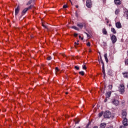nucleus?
I'll return each mask as SVG.
<instances>
[{
	"mask_svg": "<svg viewBox=\"0 0 128 128\" xmlns=\"http://www.w3.org/2000/svg\"><path fill=\"white\" fill-rule=\"evenodd\" d=\"M118 90L122 94H124V84H120L118 86Z\"/></svg>",
	"mask_w": 128,
	"mask_h": 128,
	"instance_id": "1",
	"label": "nucleus"
},
{
	"mask_svg": "<svg viewBox=\"0 0 128 128\" xmlns=\"http://www.w3.org/2000/svg\"><path fill=\"white\" fill-rule=\"evenodd\" d=\"M104 116L106 118H110L112 116V114L110 111H106L104 112Z\"/></svg>",
	"mask_w": 128,
	"mask_h": 128,
	"instance_id": "2",
	"label": "nucleus"
},
{
	"mask_svg": "<svg viewBox=\"0 0 128 128\" xmlns=\"http://www.w3.org/2000/svg\"><path fill=\"white\" fill-rule=\"evenodd\" d=\"M110 40L112 44H116V40H118V39L116 38V36L114 34L110 35Z\"/></svg>",
	"mask_w": 128,
	"mask_h": 128,
	"instance_id": "3",
	"label": "nucleus"
},
{
	"mask_svg": "<svg viewBox=\"0 0 128 128\" xmlns=\"http://www.w3.org/2000/svg\"><path fill=\"white\" fill-rule=\"evenodd\" d=\"M86 6L87 8H92V1L90 0H87L86 2Z\"/></svg>",
	"mask_w": 128,
	"mask_h": 128,
	"instance_id": "4",
	"label": "nucleus"
},
{
	"mask_svg": "<svg viewBox=\"0 0 128 128\" xmlns=\"http://www.w3.org/2000/svg\"><path fill=\"white\" fill-rule=\"evenodd\" d=\"M124 120L122 121V124H124V126H128V120L126 118H123Z\"/></svg>",
	"mask_w": 128,
	"mask_h": 128,
	"instance_id": "5",
	"label": "nucleus"
},
{
	"mask_svg": "<svg viewBox=\"0 0 128 128\" xmlns=\"http://www.w3.org/2000/svg\"><path fill=\"white\" fill-rule=\"evenodd\" d=\"M122 118H126V111L124 110H122Z\"/></svg>",
	"mask_w": 128,
	"mask_h": 128,
	"instance_id": "6",
	"label": "nucleus"
},
{
	"mask_svg": "<svg viewBox=\"0 0 128 128\" xmlns=\"http://www.w3.org/2000/svg\"><path fill=\"white\" fill-rule=\"evenodd\" d=\"M20 6H18L17 8L15 10V14L16 16H18V12H20Z\"/></svg>",
	"mask_w": 128,
	"mask_h": 128,
	"instance_id": "7",
	"label": "nucleus"
},
{
	"mask_svg": "<svg viewBox=\"0 0 128 128\" xmlns=\"http://www.w3.org/2000/svg\"><path fill=\"white\" fill-rule=\"evenodd\" d=\"M116 26L117 28H122V24H120V22H116Z\"/></svg>",
	"mask_w": 128,
	"mask_h": 128,
	"instance_id": "8",
	"label": "nucleus"
},
{
	"mask_svg": "<svg viewBox=\"0 0 128 128\" xmlns=\"http://www.w3.org/2000/svg\"><path fill=\"white\" fill-rule=\"evenodd\" d=\"M112 104H114L115 106H118L119 102H118V100H114L112 102Z\"/></svg>",
	"mask_w": 128,
	"mask_h": 128,
	"instance_id": "9",
	"label": "nucleus"
},
{
	"mask_svg": "<svg viewBox=\"0 0 128 128\" xmlns=\"http://www.w3.org/2000/svg\"><path fill=\"white\" fill-rule=\"evenodd\" d=\"M100 128H106V123H101L100 125Z\"/></svg>",
	"mask_w": 128,
	"mask_h": 128,
	"instance_id": "10",
	"label": "nucleus"
},
{
	"mask_svg": "<svg viewBox=\"0 0 128 128\" xmlns=\"http://www.w3.org/2000/svg\"><path fill=\"white\" fill-rule=\"evenodd\" d=\"M114 2L116 6H120V4H121L120 0H114Z\"/></svg>",
	"mask_w": 128,
	"mask_h": 128,
	"instance_id": "11",
	"label": "nucleus"
},
{
	"mask_svg": "<svg viewBox=\"0 0 128 128\" xmlns=\"http://www.w3.org/2000/svg\"><path fill=\"white\" fill-rule=\"evenodd\" d=\"M112 94V92H106V98H108Z\"/></svg>",
	"mask_w": 128,
	"mask_h": 128,
	"instance_id": "12",
	"label": "nucleus"
},
{
	"mask_svg": "<svg viewBox=\"0 0 128 128\" xmlns=\"http://www.w3.org/2000/svg\"><path fill=\"white\" fill-rule=\"evenodd\" d=\"M102 34H108V31H106V28H104L102 30Z\"/></svg>",
	"mask_w": 128,
	"mask_h": 128,
	"instance_id": "13",
	"label": "nucleus"
},
{
	"mask_svg": "<svg viewBox=\"0 0 128 128\" xmlns=\"http://www.w3.org/2000/svg\"><path fill=\"white\" fill-rule=\"evenodd\" d=\"M122 74H123L124 78H128V72H122Z\"/></svg>",
	"mask_w": 128,
	"mask_h": 128,
	"instance_id": "14",
	"label": "nucleus"
},
{
	"mask_svg": "<svg viewBox=\"0 0 128 128\" xmlns=\"http://www.w3.org/2000/svg\"><path fill=\"white\" fill-rule=\"evenodd\" d=\"M77 26H78V28H84V24H82V23L77 24Z\"/></svg>",
	"mask_w": 128,
	"mask_h": 128,
	"instance_id": "15",
	"label": "nucleus"
},
{
	"mask_svg": "<svg viewBox=\"0 0 128 128\" xmlns=\"http://www.w3.org/2000/svg\"><path fill=\"white\" fill-rule=\"evenodd\" d=\"M124 16L128 20V11H126L124 13Z\"/></svg>",
	"mask_w": 128,
	"mask_h": 128,
	"instance_id": "16",
	"label": "nucleus"
},
{
	"mask_svg": "<svg viewBox=\"0 0 128 128\" xmlns=\"http://www.w3.org/2000/svg\"><path fill=\"white\" fill-rule=\"evenodd\" d=\"M104 57L105 60H106V62H108V54H104Z\"/></svg>",
	"mask_w": 128,
	"mask_h": 128,
	"instance_id": "17",
	"label": "nucleus"
},
{
	"mask_svg": "<svg viewBox=\"0 0 128 128\" xmlns=\"http://www.w3.org/2000/svg\"><path fill=\"white\" fill-rule=\"evenodd\" d=\"M111 32L114 34H116V29H114V28H112Z\"/></svg>",
	"mask_w": 128,
	"mask_h": 128,
	"instance_id": "18",
	"label": "nucleus"
},
{
	"mask_svg": "<svg viewBox=\"0 0 128 128\" xmlns=\"http://www.w3.org/2000/svg\"><path fill=\"white\" fill-rule=\"evenodd\" d=\"M120 10L118 8L116 9L115 11V14H118Z\"/></svg>",
	"mask_w": 128,
	"mask_h": 128,
	"instance_id": "19",
	"label": "nucleus"
},
{
	"mask_svg": "<svg viewBox=\"0 0 128 128\" xmlns=\"http://www.w3.org/2000/svg\"><path fill=\"white\" fill-rule=\"evenodd\" d=\"M28 10V8H25L24 9V10H22V14H26V12Z\"/></svg>",
	"mask_w": 128,
	"mask_h": 128,
	"instance_id": "20",
	"label": "nucleus"
},
{
	"mask_svg": "<svg viewBox=\"0 0 128 128\" xmlns=\"http://www.w3.org/2000/svg\"><path fill=\"white\" fill-rule=\"evenodd\" d=\"M102 72L104 74V76L106 74V71L104 70V65L102 66Z\"/></svg>",
	"mask_w": 128,
	"mask_h": 128,
	"instance_id": "21",
	"label": "nucleus"
},
{
	"mask_svg": "<svg viewBox=\"0 0 128 128\" xmlns=\"http://www.w3.org/2000/svg\"><path fill=\"white\" fill-rule=\"evenodd\" d=\"M72 28H74V30H80V29H78V27H76V26H72Z\"/></svg>",
	"mask_w": 128,
	"mask_h": 128,
	"instance_id": "22",
	"label": "nucleus"
},
{
	"mask_svg": "<svg viewBox=\"0 0 128 128\" xmlns=\"http://www.w3.org/2000/svg\"><path fill=\"white\" fill-rule=\"evenodd\" d=\"M79 74H81V76H84V71L80 72Z\"/></svg>",
	"mask_w": 128,
	"mask_h": 128,
	"instance_id": "23",
	"label": "nucleus"
},
{
	"mask_svg": "<svg viewBox=\"0 0 128 128\" xmlns=\"http://www.w3.org/2000/svg\"><path fill=\"white\" fill-rule=\"evenodd\" d=\"M32 2V0H30L28 3H27V6H30Z\"/></svg>",
	"mask_w": 128,
	"mask_h": 128,
	"instance_id": "24",
	"label": "nucleus"
},
{
	"mask_svg": "<svg viewBox=\"0 0 128 128\" xmlns=\"http://www.w3.org/2000/svg\"><path fill=\"white\" fill-rule=\"evenodd\" d=\"M100 62L102 64V66H104V61L102 60V58H100Z\"/></svg>",
	"mask_w": 128,
	"mask_h": 128,
	"instance_id": "25",
	"label": "nucleus"
},
{
	"mask_svg": "<svg viewBox=\"0 0 128 128\" xmlns=\"http://www.w3.org/2000/svg\"><path fill=\"white\" fill-rule=\"evenodd\" d=\"M34 8V6L31 5L29 7L27 8L28 10H30V8Z\"/></svg>",
	"mask_w": 128,
	"mask_h": 128,
	"instance_id": "26",
	"label": "nucleus"
},
{
	"mask_svg": "<svg viewBox=\"0 0 128 128\" xmlns=\"http://www.w3.org/2000/svg\"><path fill=\"white\" fill-rule=\"evenodd\" d=\"M55 70H56V72H60V70L58 69V67L56 68Z\"/></svg>",
	"mask_w": 128,
	"mask_h": 128,
	"instance_id": "27",
	"label": "nucleus"
},
{
	"mask_svg": "<svg viewBox=\"0 0 128 128\" xmlns=\"http://www.w3.org/2000/svg\"><path fill=\"white\" fill-rule=\"evenodd\" d=\"M102 114H104V112H101L99 113L98 116H99L100 118V116H102Z\"/></svg>",
	"mask_w": 128,
	"mask_h": 128,
	"instance_id": "28",
	"label": "nucleus"
},
{
	"mask_svg": "<svg viewBox=\"0 0 128 128\" xmlns=\"http://www.w3.org/2000/svg\"><path fill=\"white\" fill-rule=\"evenodd\" d=\"M125 64L128 66V59L125 60Z\"/></svg>",
	"mask_w": 128,
	"mask_h": 128,
	"instance_id": "29",
	"label": "nucleus"
},
{
	"mask_svg": "<svg viewBox=\"0 0 128 128\" xmlns=\"http://www.w3.org/2000/svg\"><path fill=\"white\" fill-rule=\"evenodd\" d=\"M52 60V57H50V56H48L47 58V60Z\"/></svg>",
	"mask_w": 128,
	"mask_h": 128,
	"instance_id": "30",
	"label": "nucleus"
},
{
	"mask_svg": "<svg viewBox=\"0 0 128 128\" xmlns=\"http://www.w3.org/2000/svg\"><path fill=\"white\" fill-rule=\"evenodd\" d=\"M74 68H76V70H80V67L78 66H74Z\"/></svg>",
	"mask_w": 128,
	"mask_h": 128,
	"instance_id": "31",
	"label": "nucleus"
},
{
	"mask_svg": "<svg viewBox=\"0 0 128 128\" xmlns=\"http://www.w3.org/2000/svg\"><path fill=\"white\" fill-rule=\"evenodd\" d=\"M86 46H90V42H88L86 44Z\"/></svg>",
	"mask_w": 128,
	"mask_h": 128,
	"instance_id": "32",
	"label": "nucleus"
},
{
	"mask_svg": "<svg viewBox=\"0 0 128 128\" xmlns=\"http://www.w3.org/2000/svg\"><path fill=\"white\" fill-rule=\"evenodd\" d=\"M83 70H86V66L84 65L82 67Z\"/></svg>",
	"mask_w": 128,
	"mask_h": 128,
	"instance_id": "33",
	"label": "nucleus"
},
{
	"mask_svg": "<svg viewBox=\"0 0 128 128\" xmlns=\"http://www.w3.org/2000/svg\"><path fill=\"white\" fill-rule=\"evenodd\" d=\"M108 88L110 90H112V85H109Z\"/></svg>",
	"mask_w": 128,
	"mask_h": 128,
	"instance_id": "34",
	"label": "nucleus"
},
{
	"mask_svg": "<svg viewBox=\"0 0 128 128\" xmlns=\"http://www.w3.org/2000/svg\"><path fill=\"white\" fill-rule=\"evenodd\" d=\"M85 34H86L88 38H90V34H88V33H86V32H85Z\"/></svg>",
	"mask_w": 128,
	"mask_h": 128,
	"instance_id": "35",
	"label": "nucleus"
},
{
	"mask_svg": "<svg viewBox=\"0 0 128 128\" xmlns=\"http://www.w3.org/2000/svg\"><path fill=\"white\" fill-rule=\"evenodd\" d=\"M68 8V6L66 5H64L63 8Z\"/></svg>",
	"mask_w": 128,
	"mask_h": 128,
	"instance_id": "36",
	"label": "nucleus"
},
{
	"mask_svg": "<svg viewBox=\"0 0 128 128\" xmlns=\"http://www.w3.org/2000/svg\"><path fill=\"white\" fill-rule=\"evenodd\" d=\"M42 26H44V28H46V25H44V24H42Z\"/></svg>",
	"mask_w": 128,
	"mask_h": 128,
	"instance_id": "37",
	"label": "nucleus"
},
{
	"mask_svg": "<svg viewBox=\"0 0 128 128\" xmlns=\"http://www.w3.org/2000/svg\"><path fill=\"white\" fill-rule=\"evenodd\" d=\"M79 38H81L82 40H84V38L82 37V36H79Z\"/></svg>",
	"mask_w": 128,
	"mask_h": 128,
	"instance_id": "38",
	"label": "nucleus"
},
{
	"mask_svg": "<svg viewBox=\"0 0 128 128\" xmlns=\"http://www.w3.org/2000/svg\"><path fill=\"white\" fill-rule=\"evenodd\" d=\"M120 128H126L125 126H120Z\"/></svg>",
	"mask_w": 128,
	"mask_h": 128,
	"instance_id": "39",
	"label": "nucleus"
},
{
	"mask_svg": "<svg viewBox=\"0 0 128 128\" xmlns=\"http://www.w3.org/2000/svg\"><path fill=\"white\" fill-rule=\"evenodd\" d=\"M74 36H75V37L78 36V34L75 33V34H74Z\"/></svg>",
	"mask_w": 128,
	"mask_h": 128,
	"instance_id": "40",
	"label": "nucleus"
},
{
	"mask_svg": "<svg viewBox=\"0 0 128 128\" xmlns=\"http://www.w3.org/2000/svg\"><path fill=\"white\" fill-rule=\"evenodd\" d=\"M88 52H92V49L91 48L88 49Z\"/></svg>",
	"mask_w": 128,
	"mask_h": 128,
	"instance_id": "41",
	"label": "nucleus"
},
{
	"mask_svg": "<svg viewBox=\"0 0 128 128\" xmlns=\"http://www.w3.org/2000/svg\"><path fill=\"white\" fill-rule=\"evenodd\" d=\"M80 122V120H78L77 122H75V124H78Z\"/></svg>",
	"mask_w": 128,
	"mask_h": 128,
	"instance_id": "42",
	"label": "nucleus"
},
{
	"mask_svg": "<svg viewBox=\"0 0 128 128\" xmlns=\"http://www.w3.org/2000/svg\"><path fill=\"white\" fill-rule=\"evenodd\" d=\"M108 102V99L106 98L104 100V102Z\"/></svg>",
	"mask_w": 128,
	"mask_h": 128,
	"instance_id": "43",
	"label": "nucleus"
},
{
	"mask_svg": "<svg viewBox=\"0 0 128 128\" xmlns=\"http://www.w3.org/2000/svg\"><path fill=\"white\" fill-rule=\"evenodd\" d=\"M108 22H110V20H106V23H107V24H108Z\"/></svg>",
	"mask_w": 128,
	"mask_h": 128,
	"instance_id": "44",
	"label": "nucleus"
},
{
	"mask_svg": "<svg viewBox=\"0 0 128 128\" xmlns=\"http://www.w3.org/2000/svg\"><path fill=\"white\" fill-rule=\"evenodd\" d=\"M76 8H78V5H76Z\"/></svg>",
	"mask_w": 128,
	"mask_h": 128,
	"instance_id": "45",
	"label": "nucleus"
},
{
	"mask_svg": "<svg viewBox=\"0 0 128 128\" xmlns=\"http://www.w3.org/2000/svg\"><path fill=\"white\" fill-rule=\"evenodd\" d=\"M62 56H64H64H66V54H62Z\"/></svg>",
	"mask_w": 128,
	"mask_h": 128,
	"instance_id": "46",
	"label": "nucleus"
},
{
	"mask_svg": "<svg viewBox=\"0 0 128 128\" xmlns=\"http://www.w3.org/2000/svg\"><path fill=\"white\" fill-rule=\"evenodd\" d=\"M75 44H76V46H78V43L75 42Z\"/></svg>",
	"mask_w": 128,
	"mask_h": 128,
	"instance_id": "47",
	"label": "nucleus"
},
{
	"mask_svg": "<svg viewBox=\"0 0 128 128\" xmlns=\"http://www.w3.org/2000/svg\"><path fill=\"white\" fill-rule=\"evenodd\" d=\"M66 118H68V116H66Z\"/></svg>",
	"mask_w": 128,
	"mask_h": 128,
	"instance_id": "48",
	"label": "nucleus"
},
{
	"mask_svg": "<svg viewBox=\"0 0 128 128\" xmlns=\"http://www.w3.org/2000/svg\"><path fill=\"white\" fill-rule=\"evenodd\" d=\"M66 94H68V92H66Z\"/></svg>",
	"mask_w": 128,
	"mask_h": 128,
	"instance_id": "49",
	"label": "nucleus"
},
{
	"mask_svg": "<svg viewBox=\"0 0 128 128\" xmlns=\"http://www.w3.org/2000/svg\"><path fill=\"white\" fill-rule=\"evenodd\" d=\"M70 0V2H71V4H72V0Z\"/></svg>",
	"mask_w": 128,
	"mask_h": 128,
	"instance_id": "50",
	"label": "nucleus"
},
{
	"mask_svg": "<svg viewBox=\"0 0 128 128\" xmlns=\"http://www.w3.org/2000/svg\"><path fill=\"white\" fill-rule=\"evenodd\" d=\"M76 16L77 18H78V16L77 14H76Z\"/></svg>",
	"mask_w": 128,
	"mask_h": 128,
	"instance_id": "51",
	"label": "nucleus"
}]
</instances>
